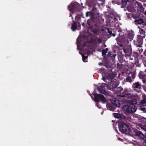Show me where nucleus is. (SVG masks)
<instances>
[{"label": "nucleus", "mask_w": 146, "mask_h": 146, "mask_svg": "<svg viewBox=\"0 0 146 146\" xmlns=\"http://www.w3.org/2000/svg\"><path fill=\"white\" fill-rule=\"evenodd\" d=\"M100 17L97 16L93 19H90L87 21L88 32L90 34L96 35L98 32L97 28L99 27L100 23Z\"/></svg>", "instance_id": "f257e3e1"}, {"label": "nucleus", "mask_w": 146, "mask_h": 146, "mask_svg": "<svg viewBox=\"0 0 146 146\" xmlns=\"http://www.w3.org/2000/svg\"><path fill=\"white\" fill-rule=\"evenodd\" d=\"M118 128L120 131L123 133L130 134L131 130L129 125L125 123L120 122L118 124Z\"/></svg>", "instance_id": "f03ea898"}, {"label": "nucleus", "mask_w": 146, "mask_h": 146, "mask_svg": "<svg viewBox=\"0 0 146 146\" xmlns=\"http://www.w3.org/2000/svg\"><path fill=\"white\" fill-rule=\"evenodd\" d=\"M122 108L124 111L128 113H131L135 112L137 107L133 105L125 104L123 106Z\"/></svg>", "instance_id": "7ed1b4c3"}, {"label": "nucleus", "mask_w": 146, "mask_h": 146, "mask_svg": "<svg viewBox=\"0 0 146 146\" xmlns=\"http://www.w3.org/2000/svg\"><path fill=\"white\" fill-rule=\"evenodd\" d=\"M120 106L119 101L116 99L112 100L111 103H108L107 105V108L110 110L114 111L115 109V107H119Z\"/></svg>", "instance_id": "20e7f679"}, {"label": "nucleus", "mask_w": 146, "mask_h": 146, "mask_svg": "<svg viewBox=\"0 0 146 146\" xmlns=\"http://www.w3.org/2000/svg\"><path fill=\"white\" fill-rule=\"evenodd\" d=\"M97 8L94 7L90 11L86 12V17H90V19H93L97 17V16H99L97 14Z\"/></svg>", "instance_id": "39448f33"}, {"label": "nucleus", "mask_w": 146, "mask_h": 146, "mask_svg": "<svg viewBox=\"0 0 146 146\" xmlns=\"http://www.w3.org/2000/svg\"><path fill=\"white\" fill-rule=\"evenodd\" d=\"M70 11H80L81 10V7L79 3L77 2H74L71 3L70 5L68 6Z\"/></svg>", "instance_id": "423d86ee"}, {"label": "nucleus", "mask_w": 146, "mask_h": 146, "mask_svg": "<svg viewBox=\"0 0 146 146\" xmlns=\"http://www.w3.org/2000/svg\"><path fill=\"white\" fill-rule=\"evenodd\" d=\"M94 96V101L97 103L99 102L100 101H102L104 103L106 102V98L103 95L95 93Z\"/></svg>", "instance_id": "0eeeda50"}, {"label": "nucleus", "mask_w": 146, "mask_h": 146, "mask_svg": "<svg viewBox=\"0 0 146 146\" xmlns=\"http://www.w3.org/2000/svg\"><path fill=\"white\" fill-rule=\"evenodd\" d=\"M135 135L140 139L146 140V133L144 134L141 131L135 129L134 130Z\"/></svg>", "instance_id": "6e6552de"}, {"label": "nucleus", "mask_w": 146, "mask_h": 146, "mask_svg": "<svg viewBox=\"0 0 146 146\" xmlns=\"http://www.w3.org/2000/svg\"><path fill=\"white\" fill-rule=\"evenodd\" d=\"M129 4L127 6V9L129 11L132 12L135 11L136 0H133L131 2H129Z\"/></svg>", "instance_id": "1a4fd4ad"}, {"label": "nucleus", "mask_w": 146, "mask_h": 146, "mask_svg": "<svg viewBox=\"0 0 146 146\" xmlns=\"http://www.w3.org/2000/svg\"><path fill=\"white\" fill-rule=\"evenodd\" d=\"M119 83L117 81H111L107 86V88L108 89L111 90L114 89V90L119 85Z\"/></svg>", "instance_id": "9d476101"}, {"label": "nucleus", "mask_w": 146, "mask_h": 146, "mask_svg": "<svg viewBox=\"0 0 146 146\" xmlns=\"http://www.w3.org/2000/svg\"><path fill=\"white\" fill-rule=\"evenodd\" d=\"M123 50L125 54V57H128L131 56L132 49L131 46H127L123 48Z\"/></svg>", "instance_id": "9b49d317"}, {"label": "nucleus", "mask_w": 146, "mask_h": 146, "mask_svg": "<svg viewBox=\"0 0 146 146\" xmlns=\"http://www.w3.org/2000/svg\"><path fill=\"white\" fill-rule=\"evenodd\" d=\"M143 38L138 36L136 41L134 42V44L137 47L141 48L143 44Z\"/></svg>", "instance_id": "f8f14e48"}, {"label": "nucleus", "mask_w": 146, "mask_h": 146, "mask_svg": "<svg viewBox=\"0 0 146 146\" xmlns=\"http://www.w3.org/2000/svg\"><path fill=\"white\" fill-rule=\"evenodd\" d=\"M78 24L79 26H80V23L79 22L75 21L74 20H73V23L71 27V29L72 31H74L76 30Z\"/></svg>", "instance_id": "ddd939ff"}, {"label": "nucleus", "mask_w": 146, "mask_h": 146, "mask_svg": "<svg viewBox=\"0 0 146 146\" xmlns=\"http://www.w3.org/2000/svg\"><path fill=\"white\" fill-rule=\"evenodd\" d=\"M97 3V1L95 0H89L88 2V6L90 7H95Z\"/></svg>", "instance_id": "4468645a"}, {"label": "nucleus", "mask_w": 146, "mask_h": 146, "mask_svg": "<svg viewBox=\"0 0 146 146\" xmlns=\"http://www.w3.org/2000/svg\"><path fill=\"white\" fill-rule=\"evenodd\" d=\"M136 3H135L136 8L137 9H139L141 12H143L144 10V8L143 7L141 3L138 2L136 1Z\"/></svg>", "instance_id": "2eb2a0df"}, {"label": "nucleus", "mask_w": 146, "mask_h": 146, "mask_svg": "<svg viewBox=\"0 0 146 146\" xmlns=\"http://www.w3.org/2000/svg\"><path fill=\"white\" fill-rule=\"evenodd\" d=\"M106 85V84L105 83H102L100 86L101 88L100 87H98V90L101 93H102L104 94H106V91L102 88L104 87Z\"/></svg>", "instance_id": "dca6fc26"}, {"label": "nucleus", "mask_w": 146, "mask_h": 146, "mask_svg": "<svg viewBox=\"0 0 146 146\" xmlns=\"http://www.w3.org/2000/svg\"><path fill=\"white\" fill-rule=\"evenodd\" d=\"M134 88L140 89L141 88L142 85L139 82H137L134 83L133 85Z\"/></svg>", "instance_id": "f3484780"}, {"label": "nucleus", "mask_w": 146, "mask_h": 146, "mask_svg": "<svg viewBox=\"0 0 146 146\" xmlns=\"http://www.w3.org/2000/svg\"><path fill=\"white\" fill-rule=\"evenodd\" d=\"M138 76L139 78L144 80L146 78V74L144 72L140 71L138 74Z\"/></svg>", "instance_id": "a211bd4d"}, {"label": "nucleus", "mask_w": 146, "mask_h": 146, "mask_svg": "<svg viewBox=\"0 0 146 146\" xmlns=\"http://www.w3.org/2000/svg\"><path fill=\"white\" fill-rule=\"evenodd\" d=\"M129 95V93L127 90L126 89H124L123 91L121 93L120 96L123 97H126Z\"/></svg>", "instance_id": "6ab92c4d"}, {"label": "nucleus", "mask_w": 146, "mask_h": 146, "mask_svg": "<svg viewBox=\"0 0 146 146\" xmlns=\"http://www.w3.org/2000/svg\"><path fill=\"white\" fill-rule=\"evenodd\" d=\"M139 28V33L141 35H138V36L144 38L145 36V32L143 29H141L140 28Z\"/></svg>", "instance_id": "aec40b11"}, {"label": "nucleus", "mask_w": 146, "mask_h": 146, "mask_svg": "<svg viewBox=\"0 0 146 146\" xmlns=\"http://www.w3.org/2000/svg\"><path fill=\"white\" fill-rule=\"evenodd\" d=\"M128 2H129L128 0H121L120 3L121 5V7L122 8L124 7L127 4Z\"/></svg>", "instance_id": "412c9836"}, {"label": "nucleus", "mask_w": 146, "mask_h": 146, "mask_svg": "<svg viewBox=\"0 0 146 146\" xmlns=\"http://www.w3.org/2000/svg\"><path fill=\"white\" fill-rule=\"evenodd\" d=\"M134 22L136 25L142 24L144 23L143 20L141 18L139 19H135Z\"/></svg>", "instance_id": "4be33fe9"}, {"label": "nucleus", "mask_w": 146, "mask_h": 146, "mask_svg": "<svg viewBox=\"0 0 146 146\" xmlns=\"http://www.w3.org/2000/svg\"><path fill=\"white\" fill-rule=\"evenodd\" d=\"M123 88L121 87H118L116 88L115 90L114 91L115 93L117 94L120 93L121 94V92L123 91Z\"/></svg>", "instance_id": "5701e85b"}, {"label": "nucleus", "mask_w": 146, "mask_h": 146, "mask_svg": "<svg viewBox=\"0 0 146 146\" xmlns=\"http://www.w3.org/2000/svg\"><path fill=\"white\" fill-rule=\"evenodd\" d=\"M113 114L114 117L117 118H121L123 116L122 114L117 113H113Z\"/></svg>", "instance_id": "b1692460"}, {"label": "nucleus", "mask_w": 146, "mask_h": 146, "mask_svg": "<svg viewBox=\"0 0 146 146\" xmlns=\"http://www.w3.org/2000/svg\"><path fill=\"white\" fill-rule=\"evenodd\" d=\"M108 33L110 36H115V34L112 33V29H108Z\"/></svg>", "instance_id": "393cba45"}, {"label": "nucleus", "mask_w": 146, "mask_h": 146, "mask_svg": "<svg viewBox=\"0 0 146 146\" xmlns=\"http://www.w3.org/2000/svg\"><path fill=\"white\" fill-rule=\"evenodd\" d=\"M129 103L131 104L130 105H134L135 104H136L137 103V100L135 99H131L130 100Z\"/></svg>", "instance_id": "a878e982"}, {"label": "nucleus", "mask_w": 146, "mask_h": 146, "mask_svg": "<svg viewBox=\"0 0 146 146\" xmlns=\"http://www.w3.org/2000/svg\"><path fill=\"white\" fill-rule=\"evenodd\" d=\"M132 17L135 19H137V18H139L140 17V15L138 14H132Z\"/></svg>", "instance_id": "bb28decb"}, {"label": "nucleus", "mask_w": 146, "mask_h": 146, "mask_svg": "<svg viewBox=\"0 0 146 146\" xmlns=\"http://www.w3.org/2000/svg\"><path fill=\"white\" fill-rule=\"evenodd\" d=\"M82 57L83 61L84 62H86V60L87 59L88 56H84V54H83L82 55Z\"/></svg>", "instance_id": "cd10ccee"}, {"label": "nucleus", "mask_w": 146, "mask_h": 146, "mask_svg": "<svg viewBox=\"0 0 146 146\" xmlns=\"http://www.w3.org/2000/svg\"><path fill=\"white\" fill-rule=\"evenodd\" d=\"M140 109L141 110L144 111L145 112H146V105H144L141 106Z\"/></svg>", "instance_id": "c85d7f7f"}, {"label": "nucleus", "mask_w": 146, "mask_h": 146, "mask_svg": "<svg viewBox=\"0 0 146 146\" xmlns=\"http://www.w3.org/2000/svg\"><path fill=\"white\" fill-rule=\"evenodd\" d=\"M135 64L137 66L140 67L141 66V63H140V62L139 61L138 59H137V60H136Z\"/></svg>", "instance_id": "c756f323"}, {"label": "nucleus", "mask_w": 146, "mask_h": 146, "mask_svg": "<svg viewBox=\"0 0 146 146\" xmlns=\"http://www.w3.org/2000/svg\"><path fill=\"white\" fill-rule=\"evenodd\" d=\"M126 82L131 83L132 82V80L130 76L127 77L126 78Z\"/></svg>", "instance_id": "7c9ffc66"}, {"label": "nucleus", "mask_w": 146, "mask_h": 146, "mask_svg": "<svg viewBox=\"0 0 146 146\" xmlns=\"http://www.w3.org/2000/svg\"><path fill=\"white\" fill-rule=\"evenodd\" d=\"M118 31L119 32H120V33H119V35L120 36H122L123 35V33H122V32L121 29L120 28H118L117 29Z\"/></svg>", "instance_id": "2f4dec72"}, {"label": "nucleus", "mask_w": 146, "mask_h": 146, "mask_svg": "<svg viewBox=\"0 0 146 146\" xmlns=\"http://www.w3.org/2000/svg\"><path fill=\"white\" fill-rule=\"evenodd\" d=\"M133 35L132 33H130L128 34V37L130 39H133Z\"/></svg>", "instance_id": "473e14b6"}, {"label": "nucleus", "mask_w": 146, "mask_h": 146, "mask_svg": "<svg viewBox=\"0 0 146 146\" xmlns=\"http://www.w3.org/2000/svg\"><path fill=\"white\" fill-rule=\"evenodd\" d=\"M140 127L146 132V126L141 125L140 126Z\"/></svg>", "instance_id": "72a5a7b5"}, {"label": "nucleus", "mask_w": 146, "mask_h": 146, "mask_svg": "<svg viewBox=\"0 0 146 146\" xmlns=\"http://www.w3.org/2000/svg\"><path fill=\"white\" fill-rule=\"evenodd\" d=\"M135 72L131 73V77L132 79H134L135 78Z\"/></svg>", "instance_id": "f704fd0d"}, {"label": "nucleus", "mask_w": 146, "mask_h": 146, "mask_svg": "<svg viewBox=\"0 0 146 146\" xmlns=\"http://www.w3.org/2000/svg\"><path fill=\"white\" fill-rule=\"evenodd\" d=\"M92 42L94 43H97V37L96 38H93L92 39Z\"/></svg>", "instance_id": "c9c22d12"}, {"label": "nucleus", "mask_w": 146, "mask_h": 146, "mask_svg": "<svg viewBox=\"0 0 146 146\" xmlns=\"http://www.w3.org/2000/svg\"><path fill=\"white\" fill-rule=\"evenodd\" d=\"M82 25L84 27H86L88 28V25L87 24V22L85 23H82Z\"/></svg>", "instance_id": "e433bc0d"}, {"label": "nucleus", "mask_w": 146, "mask_h": 146, "mask_svg": "<svg viewBox=\"0 0 146 146\" xmlns=\"http://www.w3.org/2000/svg\"><path fill=\"white\" fill-rule=\"evenodd\" d=\"M107 52L105 50V49H104L102 50V56L105 55Z\"/></svg>", "instance_id": "4c0bfd02"}, {"label": "nucleus", "mask_w": 146, "mask_h": 146, "mask_svg": "<svg viewBox=\"0 0 146 146\" xmlns=\"http://www.w3.org/2000/svg\"><path fill=\"white\" fill-rule=\"evenodd\" d=\"M97 43H101L102 42V39L101 38L97 37Z\"/></svg>", "instance_id": "58836bf2"}, {"label": "nucleus", "mask_w": 146, "mask_h": 146, "mask_svg": "<svg viewBox=\"0 0 146 146\" xmlns=\"http://www.w3.org/2000/svg\"><path fill=\"white\" fill-rule=\"evenodd\" d=\"M114 76H113L112 74H109L108 75V78H110V79H113L114 78Z\"/></svg>", "instance_id": "ea45409f"}, {"label": "nucleus", "mask_w": 146, "mask_h": 146, "mask_svg": "<svg viewBox=\"0 0 146 146\" xmlns=\"http://www.w3.org/2000/svg\"><path fill=\"white\" fill-rule=\"evenodd\" d=\"M86 52H85L87 54H89V49L88 48H87L85 49Z\"/></svg>", "instance_id": "a19ab883"}, {"label": "nucleus", "mask_w": 146, "mask_h": 146, "mask_svg": "<svg viewBox=\"0 0 146 146\" xmlns=\"http://www.w3.org/2000/svg\"><path fill=\"white\" fill-rule=\"evenodd\" d=\"M138 49L140 53L141 52H142L143 51V49L141 48H139Z\"/></svg>", "instance_id": "79ce46f5"}, {"label": "nucleus", "mask_w": 146, "mask_h": 146, "mask_svg": "<svg viewBox=\"0 0 146 146\" xmlns=\"http://www.w3.org/2000/svg\"><path fill=\"white\" fill-rule=\"evenodd\" d=\"M143 144L146 146V140H144V141L143 142Z\"/></svg>", "instance_id": "37998d69"}, {"label": "nucleus", "mask_w": 146, "mask_h": 146, "mask_svg": "<svg viewBox=\"0 0 146 146\" xmlns=\"http://www.w3.org/2000/svg\"><path fill=\"white\" fill-rule=\"evenodd\" d=\"M77 18L78 19H79L80 18L79 16H78V15H77V16H76L75 17V18L76 19Z\"/></svg>", "instance_id": "c03bdc74"}, {"label": "nucleus", "mask_w": 146, "mask_h": 146, "mask_svg": "<svg viewBox=\"0 0 146 146\" xmlns=\"http://www.w3.org/2000/svg\"><path fill=\"white\" fill-rule=\"evenodd\" d=\"M96 106H97L99 108H101L99 106V104L97 103L96 104Z\"/></svg>", "instance_id": "a18cd8bd"}, {"label": "nucleus", "mask_w": 146, "mask_h": 146, "mask_svg": "<svg viewBox=\"0 0 146 146\" xmlns=\"http://www.w3.org/2000/svg\"><path fill=\"white\" fill-rule=\"evenodd\" d=\"M105 50L107 52V51L108 50V48H106Z\"/></svg>", "instance_id": "49530a36"}, {"label": "nucleus", "mask_w": 146, "mask_h": 146, "mask_svg": "<svg viewBox=\"0 0 146 146\" xmlns=\"http://www.w3.org/2000/svg\"><path fill=\"white\" fill-rule=\"evenodd\" d=\"M102 79L103 80H106V78L105 77H103L102 78Z\"/></svg>", "instance_id": "de8ad7c7"}, {"label": "nucleus", "mask_w": 146, "mask_h": 146, "mask_svg": "<svg viewBox=\"0 0 146 146\" xmlns=\"http://www.w3.org/2000/svg\"><path fill=\"white\" fill-rule=\"evenodd\" d=\"M119 45L120 46H123V45L122 44H119Z\"/></svg>", "instance_id": "09e8293b"}, {"label": "nucleus", "mask_w": 146, "mask_h": 146, "mask_svg": "<svg viewBox=\"0 0 146 146\" xmlns=\"http://www.w3.org/2000/svg\"><path fill=\"white\" fill-rule=\"evenodd\" d=\"M103 64L102 63H99V65H102Z\"/></svg>", "instance_id": "8fccbe9b"}, {"label": "nucleus", "mask_w": 146, "mask_h": 146, "mask_svg": "<svg viewBox=\"0 0 146 146\" xmlns=\"http://www.w3.org/2000/svg\"><path fill=\"white\" fill-rule=\"evenodd\" d=\"M134 54H135V55H136V56H137V53H136V52H135Z\"/></svg>", "instance_id": "3c124183"}, {"label": "nucleus", "mask_w": 146, "mask_h": 146, "mask_svg": "<svg viewBox=\"0 0 146 146\" xmlns=\"http://www.w3.org/2000/svg\"><path fill=\"white\" fill-rule=\"evenodd\" d=\"M144 14L145 15H146V11H145L144 12Z\"/></svg>", "instance_id": "603ef678"}, {"label": "nucleus", "mask_w": 146, "mask_h": 146, "mask_svg": "<svg viewBox=\"0 0 146 146\" xmlns=\"http://www.w3.org/2000/svg\"><path fill=\"white\" fill-rule=\"evenodd\" d=\"M86 46V43H84L83 44V47H84Z\"/></svg>", "instance_id": "864d4df0"}, {"label": "nucleus", "mask_w": 146, "mask_h": 146, "mask_svg": "<svg viewBox=\"0 0 146 146\" xmlns=\"http://www.w3.org/2000/svg\"><path fill=\"white\" fill-rule=\"evenodd\" d=\"M93 53V52H90V54H92Z\"/></svg>", "instance_id": "5fc2aeb1"}, {"label": "nucleus", "mask_w": 146, "mask_h": 146, "mask_svg": "<svg viewBox=\"0 0 146 146\" xmlns=\"http://www.w3.org/2000/svg\"><path fill=\"white\" fill-rule=\"evenodd\" d=\"M118 139L119 140H121V139L119 137V138H118Z\"/></svg>", "instance_id": "6e6d98bb"}, {"label": "nucleus", "mask_w": 146, "mask_h": 146, "mask_svg": "<svg viewBox=\"0 0 146 146\" xmlns=\"http://www.w3.org/2000/svg\"><path fill=\"white\" fill-rule=\"evenodd\" d=\"M72 21L73 20V17H72Z\"/></svg>", "instance_id": "4d7b16f0"}, {"label": "nucleus", "mask_w": 146, "mask_h": 146, "mask_svg": "<svg viewBox=\"0 0 146 146\" xmlns=\"http://www.w3.org/2000/svg\"><path fill=\"white\" fill-rule=\"evenodd\" d=\"M116 19V18L115 17H114V19L115 20V19Z\"/></svg>", "instance_id": "13d9d810"}, {"label": "nucleus", "mask_w": 146, "mask_h": 146, "mask_svg": "<svg viewBox=\"0 0 146 146\" xmlns=\"http://www.w3.org/2000/svg\"><path fill=\"white\" fill-rule=\"evenodd\" d=\"M104 46H106V45L105 44V45H104Z\"/></svg>", "instance_id": "bf43d9fd"}, {"label": "nucleus", "mask_w": 146, "mask_h": 146, "mask_svg": "<svg viewBox=\"0 0 146 146\" xmlns=\"http://www.w3.org/2000/svg\"><path fill=\"white\" fill-rule=\"evenodd\" d=\"M113 56H114V57H115V56L114 55H113Z\"/></svg>", "instance_id": "052dcab7"}]
</instances>
